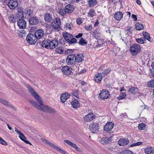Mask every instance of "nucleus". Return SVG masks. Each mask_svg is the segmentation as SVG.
Returning <instances> with one entry per match:
<instances>
[{"instance_id": "obj_1", "label": "nucleus", "mask_w": 154, "mask_h": 154, "mask_svg": "<svg viewBox=\"0 0 154 154\" xmlns=\"http://www.w3.org/2000/svg\"><path fill=\"white\" fill-rule=\"evenodd\" d=\"M38 103L32 100H30L29 102L35 108L41 111L48 113H54L55 110L47 105H44L43 102L41 98L37 101Z\"/></svg>"}, {"instance_id": "obj_2", "label": "nucleus", "mask_w": 154, "mask_h": 154, "mask_svg": "<svg viewBox=\"0 0 154 154\" xmlns=\"http://www.w3.org/2000/svg\"><path fill=\"white\" fill-rule=\"evenodd\" d=\"M58 44V41L56 40H50L47 39L44 40L42 43L41 45L47 49H53L55 48Z\"/></svg>"}, {"instance_id": "obj_3", "label": "nucleus", "mask_w": 154, "mask_h": 154, "mask_svg": "<svg viewBox=\"0 0 154 154\" xmlns=\"http://www.w3.org/2000/svg\"><path fill=\"white\" fill-rule=\"evenodd\" d=\"M63 36L69 44H74L77 41L76 39L73 38V36L69 33L66 32L64 33Z\"/></svg>"}, {"instance_id": "obj_4", "label": "nucleus", "mask_w": 154, "mask_h": 154, "mask_svg": "<svg viewBox=\"0 0 154 154\" xmlns=\"http://www.w3.org/2000/svg\"><path fill=\"white\" fill-rule=\"evenodd\" d=\"M141 50L140 46L137 44L132 45L130 47V51L133 56H135L139 53Z\"/></svg>"}, {"instance_id": "obj_5", "label": "nucleus", "mask_w": 154, "mask_h": 154, "mask_svg": "<svg viewBox=\"0 0 154 154\" xmlns=\"http://www.w3.org/2000/svg\"><path fill=\"white\" fill-rule=\"evenodd\" d=\"M26 40L30 44H34L37 41V39L34 34H29L27 36Z\"/></svg>"}, {"instance_id": "obj_6", "label": "nucleus", "mask_w": 154, "mask_h": 154, "mask_svg": "<svg viewBox=\"0 0 154 154\" xmlns=\"http://www.w3.org/2000/svg\"><path fill=\"white\" fill-rule=\"evenodd\" d=\"M28 89L31 95L34 97L36 101H38L41 98L40 96L36 92L33 88L30 85H27L26 87Z\"/></svg>"}, {"instance_id": "obj_7", "label": "nucleus", "mask_w": 154, "mask_h": 154, "mask_svg": "<svg viewBox=\"0 0 154 154\" xmlns=\"http://www.w3.org/2000/svg\"><path fill=\"white\" fill-rule=\"evenodd\" d=\"M17 9V12L16 13V16L17 17L23 18L26 16V13L25 11H23V8L18 7Z\"/></svg>"}, {"instance_id": "obj_8", "label": "nucleus", "mask_w": 154, "mask_h": 154, "mask_svg": "<svg viewBox=\"0 0 154 154\" xmlns=\"http://www.w3.org/2000/svg\"><path fill=\"white\" fill-rule=\"evenodd\" d=\"M110 95L109 92L107 89L103 90L99 94L100 97L102 100L107 99Z\"/></svg>"}, {"instance_id": "obj_9", "label": "nucleus", "mask_w": 154, "mask_h": 154, "mask_svg": "<svg viewBox=\"0 0 154 154\" xmlns=\"http://www.w3.org/2000/svg\"><path fill=\"white\" fill-rule=\"evenodd\" d=\"M42 140L44 142H45L46 143L49 144L51 146L53 147L54 149H55L57 151L60 152L64 154L66 153V152L65 151L61 149L58 147L56 146L53 143H50L49 142V141L47 140H46L43 139Z\"/></svg>"}, {"instance_id": "obj_10", "label": "nucleus", "mask_w": 154, "mask_h": 154, "mask_svg": "<svg viewBox=\"0 0 154 154\" xmlns=\"http://www.w3.org/2000/svg\"><path fill=\"white\" fill-rule=\"evenodd\" d=\"M89 127L90 130L94 133H95L99 131V125L97 123L91 124Z\"/></svg>"}, {"instance_id": "obj_11", "label": "nucleus", "mask_w": 154, "mask_h": 154, "mask_svg": "<svg viewBox=\"0 0 154 154\" xmlns=\"http://www.w3.org/2000/svg\"><path fill=\"white\" fill-rule=\"evenodd\" d=\"M61 25V21L58 17L54 19L51 23V26L55 29H57Z\"/></svg>"}, {"instance_id": "obj_12", "label": "nucleus", "mask_w": 154, "mask_h": 154, "mask_svg": "<svg viewBox=\"0 0 154 154\" xmlns=\"http://www.w3.org/2000/svg\"><path fill=\"white\" fill-rule=\"evenodd\" d=\"M18 5V2L17 0H10L8 4V6L11 9H15Z\"/></svg>"}, {"instance_id": "obj_13", "label": "nucleus", "mask_w": 154, "mask_h": 154, "mask_svg": "<svg viewBox=\"0 0 154 154\" xmlns=\"http://www.w3.org/2000/svg\"><path fill=\"white\" fill-rule=\"evenodd\" d=\"M75 55L73 54L68 55L66 58V61L68 65H73L75 63Z\"/></svg>"}, {"instance_id": "obj_14", "label": "nucleus", "mask_w": 154, "mask_h": 154, "mask_svg": "<svg viewBox=\"0 0 154 154\" xmlns=\"http://www.w3.org/2000/svg\"><path fill=\"white\" fill-rule=\"evenodd\" d=\"M114 124L112 122H108L104 126V131L109 132L110 131L113 129Z\"/></svg>"}, {"instance_id": "obj_15", "label": "nucleus", "mask_w": 154, "mask_h": 154, "mask_svg": "<svg viewBox=\"0 0 154 154\" xmlns=\"http://www.w3.org/2000/svg\"><path fill=\"white\" fill-rule=\"evenodd\" d=\"M29 22L30 25H37L39 22L38 18L36 17H31L29 19Z\"/></svg>"}, {"instance_id": "obj_16", "label": "nucleus", "mask_w": 154, "mask_h": 154, "mask_svg": "<svg viewBox=\"0 0 154 154\" xmlns=\"http://www.w3.org/2000/svg\"><path fill=\"white\" fill-rule=\"evenodd\" d=\"M17 25L20 29H24L26 27V22L23 19H19L17 21Z\"/></svg>"}, {"instance_id": "obj_17", "label": "nucleus", "mask_w": 154, "mask_h": 154, "mask_svg": "<svg viewBox=\"0 0 154 154\" xmlns=\"http://www.w3.org/2000/svg\"><path fill=\"white\" fill-rule=\"evenodd\" d=\"M74 10L73 6L70 4L66 5L65 8V13L70 14L72 13Z\"/></svg>"}, {"instance_id": "obj_18", "label": "nucleus", "mask_w": 154, "mask_h": 154, "mask_svg": "<svg viewBox=\"0 0 154 154\" xmlns=\"http://www.w3.org/2000/svg\"><path fill=\"white\" fill-rule=\"evenodd\" d=\"M62 71L63 74L67 75L71 74L72 72L71 68L67 66L63 67Z\"/></svg>"}, {"instance_id": "obj_19", "label": "nucleus", "mask_w": 154, "mask_h": 154, "mask_svg": "<svg viewBox=\"0 0 154 154\" xmlns=\"http://www.w3.org/2000/svg\"><path fill=\"white\" fill-rule=\"evenodd\" d=\"M129 142V140L127 138H122L118 141V144L121 146H124L128 144Z\"/></svg>"}, {"instance_id": "obj_20", "label": "nucleus", "mask_w": 154, "mask_h": 154, "mask_svg": "<svg viewBox=\"0 0 154 154\" xmlns=\"http://www.w3.org/2000/svg\"><path fill=\"white\" fill-rule=\"evenodd\" d=\"M34 34L37 39H40L44 35V32L41 29H39L35 31Z\"/></svg>"}, {"instance_id": "obj_21", "label": "nucleus", "mask_w": 154, "mask_h": 154, "mask_svg": "<svg viewBox=\"0 0 154 154\" xmlns=\"http://www.w3.org/2000/svg\"><path fill=\"white\" fill-rule=\"evenodd\" d=\"M69 97V95L67 93H65L61 94L60 100L62 103H64Z\"/></svg>"}, {"instance_id": "obj_22", "label": "nucleus", "mask_w": 154, "mask_h": 154, "mask_svg": "<svg viewBox=\"0 0 154 154\" xmlns=\"http://www.w3.org/2000/svg\"><path fill=\"white\" fill-rule=\"evenodd\" d=\"M95 118V116L93 113L89 114L84 117L85 121L86 122H90Z\"/></svg>"}, {"instance_id": "obj_23", "label": "nucleus", "mask_w": 154, "mask_h": 154, "mask_svg": "<svg viewBox=\"0 0 154 154\" xmlns=\"http://www.w3.org/2000/svg\"><path fill=\"white\" fill-rule=\"evenodd\" d=\"M123 14L122 12L118 11L115 13L114 15V18L117 20H120L122 18Z\"/></svg>"}, {"instance_id": "obj_24", "label": "nucleus", "mask_w": 154, "mask_h": 154, "mask_svg": "<svg viewBox=\"0 0 154 154\" xmlns=\"http://www.w3.org/2000/svg\"><path fill=\"white\" fill-rule=\"evenodd\" d=\"M71 103L73 107L75 108H78L80 107V104L79 101L77 100L74 99Z\"/></svg>"}, {"instance_id": "obj_25", "label": "nucleus", "mask_w": 154, "mask_h": 154, "mask_svg": "<svg viewBox=\"0 0 154 154\" xmlns=\"http://www.w3.org/2000/svg\"><path fill=\"white\" fill-rule=\"evenodd\" d=\"M93 36L97 39H99L101 36L100 32L97 30H94L92 32Z\"/></svg>"}, {"instance_id": "obj_26", "label": "nucleus", "mask_w": 154, "mask_h": 154, "mask_svg": "<svg viewBox=\"0 0 154 154\" xmlns=\"http://www.w3.org/2000/svg\"><path fill=\"white\" fill-rule=\"evenodd\" d=\"M82 56L83 55L82 54H78L76 57L75 56V61L78 63H80L82 62L84 60V59Z\"/></svg>"}, {"instance_id": "obj_27", "label": "nucleus", "mask_w": 154, "mask_h": 154, "mask_svg": "<svg viewBox=\"0 0 154 154\" xmlns=\"http://www.w3.org/2000/svg\"><path fill=\"white\" fill-rule=\"evenodd\" d=\"M102 78V75L100 73H98L95 75L94 81L97 82H100Z\"/></svg>"}, {"instance_id": "obj_28", "label": "nucleus", "mask_w": 154, "mask_h": 154, "mask_svg": "<svg viewBox=\"0 0 154 154\" xmlns=\"http://www.w3.org/2000/svg\"><path fill=\"white\" fill-rule=\"evenodd\" d=\"M154 150L151 147H147L144 150L146 154H151L154 152Z\"/></svg>"}, {"instance_id": "obj_29", "label": "nucleus", "mask_w": 154, "mask_h": 154, "mask_svg": "<svg viewBox=\"0 0 154 154\" xmlns=\"http://www.w3.org/2000/svg\"><path fill=\"white\" fill-rule=\"evenodd\" d=\"M44 19L45 21L49 22L52 20V17L51 14L47 13L45 15Z\"/></svg>"}, {"instance_id": "obj_30", "label": "nucleus", "mask_w": 154, "mask_h": 154, "mask_svg": "<svg viewBox=\"0 0 154 154\" xmlns=\"http://www.w3.org/2000/svg\"><path fill=\"white\" fill-rule=\"evenodd\" d=\"M135 27L137 30H140L144 29V26L141 23L138 22L135 24Z\"/></svg>"}, {"instance_id": "obj_31", "label": "nucleus", "mask_w": 154, "mask_h": 154, "mask_svg": "<svg viewBox=\"0 0 154 154\" xmlns=\"http://www.w3.org/2000/svg\"><path fill=\"white\" fill-rule=\"evenodd\" d=\"M143 35L144 39H147V40L150 42H151V38L150 37V35L148 33L146 32H143Z\"/></svg>"}, {"instance_id": "obj_32", "label": "nucleus", "mask_w": 154, "mask_h": 154, "mask_svg": "<svg viewBox=\"0 0 154 154\" xmlns=\"http://www.w3.org/2000/svg\"><path fill=\"white\" fill-rule=\"evenodd\" d=\"M88 6L91 7L95 5L97 2V0H88Z\"/></svg>"}, {"instance_id": "obj_33", "label": "nucleus", "mask_w": 154, "mask_h": 154, "mask_svg": "<svg viewBox=\"0 0 154 154\" xmlns=\"http://www.w3.org/2000/svg\"><path fill=\"white\" fill-rule=\"evenodd\" d=\"M110 142V139L108 137H103L102 139L101 142L103 144H106Z\"/></svg>"}, {"instance_id": "obj_34", "label": "nucleus", "mask_w": 154, "mask_h": 154, "mask_svg": "<svg viewBox=\"0 0 154 154\" xmlns=\"http://www.w3.org/2000/svg\"><path fill=\"white\" fill-rule=\"evenodd\" d=\"M33 12L32 10H31L29 9L26 10L25 11L26 15H27L28 16L30 17H31L33 15Z\"/></svg>"}, {"instance_id": "obj_35", "label": "nucleus", "mask_w": 154, "mask_h": 154, "mask_svg": "<svg viewBox=\"0 0 154 154\" xmlns=\"http://www.w3.org/2000/svg\"><path fill=\"white\" fill-rule=\"evenodd\" d=\"M0 101L2 103H3L5 105H6L8 106H10L12 107H13L12 105L10 104V103L7 100L3 99H1Z\"/></svg>"}, {"instance_id": "obj_36", "label": "nucleus", "mask_w": 154, "mask_h": 154, "mask_svg": "<svg viewBox=\"0 0 154 154\" xmlns=\"http://www.w3.org/2000/svg\"><path fill=\"white\" fill-rule=\"evenodd\" d=\"M18 34L20 37H23L25 36L26 33L24 30H20L18 31Z\"/></svg>"}, {"instance_id": "obj_37", "label": "nucleus", "mask_w": 154, "mask_h": 154, "mask_svg": "<svg viewBox=\"0 0 154 154\" xmlns=\"http://www.w3.org/2000/svg\"><path fill=\"white\" fill-rule=\"evenodd\" d=\"M56 51L59 54H63V50L62 47L59 46L55 49Z\"/></svg>"}, {"instance_id": "obj_38", "label": "nucleus", "mask_w": 154, "mask_h": 154, "mask_svg": "<svg viewBox=\"0 0 154 154\" xmlns=\"http://www.w3.org/2000/svg\"><path fill=\"white\" fill-rule=\"evenodd\" d=\"M147 86L149 88L154 87V80H151L147 82Z\"/></svg>"}, {"instance_id": "obj_39", "label": "nucleus", "mask_w": 154, "mask_h": 154, "mask_svg": "<svg viewBox=\"0 0 154 154\" xmlns=\"http://www.w3.org/2000/svg\"><path fill=\"white\" fill-rule=\"evenodd\" d=\"M87 44L85 40L82 38H81L79 42V44L81 45H84Z\"/></svg>"}, {"instance_id": "obj_40", "label": "nucleus", "mask_w": 154, "mask_h": 154, "mask_svg": "<svg viewBox=\"0 0 154 154\" xmlns=\"http://www.w3.org/2000/svg\"><path fill=\"white\" fill-rule=\"evenodd\" d=\"M146 125L143 123L139 124L138 126V129L140 130H143L145 129Z\"/></svg>"}, {"instance_id": "obj_41", "label": "nucleus", "mask_w": 154, "mask_h": 154, "mask_svg": "<svg viewBox=\"0 0 154 154\" xmlns=\"http://www.w3.org/2000/svg\"><path fill=\"white\" fill-rule=\"evenodd\" d=\"M136 40L138 43L141 44H144V42L146 41V40H144L143 38H142L136 39Z\"/></svg>"}, {"instance_id": "obj_42", "label": "nucleus", "mask_w": 154, "mask_h": 154, "mask_svg": "<svg viewBox=\"0 0 154 154\" xmlns=\"http://www.w3.org/2000/svg\"><path fill=\"white\" fill-rule=\"evenodd\" d=\"M16 19V17L11 15L9 18V20L11 23H14Z\"/></svg>"}, {"instance_id": "obj_43", "label": "nucleus", "mask_w": 154, "mask_h": 154, "mask_svg": "<svg viewBox=\"0 0 154 154\" xmlns=\"http://www.w3.org/2000/svg\"><path fill=\"white\" fill-rule=\"evenodd\" d=\"M88 16H90L91 17H93L94 15V11L93 9H90L88 12Z\"/></svg>"}, {"instance_id": "obj_44", "label": "nucleus", "mask_w": 154, "mask_h": 154, "mask_svg": "<svg viewBox=\"0 0 154 154\" xmlns=\"http://www.w3.org/2000/svg\"><path fill=\"white\" fill-rule=\"evenodd\" d=\"M72 94L76 97H78L79 95V91L77 90H75L73 91L71 93Z\"/></svg>"}, {"instance_id": "obj_45", "label": "nucleus", "mask_w": 154, "mask_h": 154, "mask_svg": "<svg viewBox=\"0 0 154 154\" xmlns=\"http://www.w3.org/2000/svg\"><path fill=\"white\" fill-rule=\"evenodd\" d=\"M126 96V94L125 93H121L119 97H117L118 100H120L124 99Z\"/></svg>"}, {"instance_id": "obj_46", "label": "nucleus", "mask_w": 154, "mask_h": 154, "mask_svg": "<svg viewBox=\"0 0 154 154\" xmlns=\"http://www.w3.org/2000/svg\"><path fill=\"white\" fill-rule=\"evenodd\" d=\"M120 154H133L132 152L128 150H125L122 152Z\"/></svg>"}, {"instance_id": "obj_47", "label": "nucleus", "mask_w": 154, "mask_h": 154, "mask_svg": "<svg viewBox=\"0 0 154 154\" xmlns=\"http://www.w3.org/2000/svg\"><path fill=\"white\" fill-rule=\"evenodd\" d=\"M137 88L134 87H131V88H129L128 91L131 93H136L135 91Z\"/></svg>"}, {"instance_id": "obj_48", "label": "nucleus", "mask_w": 154, "mask_h": 154, "mask_svg": "<svg viewBox=\"0 0 154 154\" xmlns=\"http://www.w3.org/2000/svg\"><path fill=\"white\" fill-rule=\"evenodd\" d=\"M72 25L69 23H67L65 25V27L66 30H70L72 26Z\"/></svg>"}, {"instance_id": "obj_49", "label": "nucleus", "mask_w": 154, "mask_h": 154, "mask_svg": "<svg viewBox=\"0 0 154 154\" xmlns=\"http://www.w3.org/2000/svg\"><path fill=\"white\" fill-rule=\"evenodd\" d=\"M0 143L4 145H7V143L0 137Z\"/></svg>"}, {"instance_id": "obj_50", "label": "nucleus", "mask_w": 154, "mask_h": 154, "mask_svg": "<svg viewBox=\"0 0 154 154\" xmlns=\"http://www.w3.org/2000/svg\"><path fill=\"white\" fill-rule=\"evenodd\" d=\"M85 29L88 31H91L92 29L91 25H89L85 26Z\"/></svg>"}, {"instance_id": "obj_51", "label": "nucleus", "mask_w": 154, "mask_h": 154, "mask_svg": "<svg viewBox=\"0 0 154 154\" xmlns=\"http://www.w3.org/2000/svg\"><path fill=\"white\" fill-rule=\"evenodd\" d=\"M64 12L65 11H64V10L63 9H59V13L60 15L62 16H64L65 14V13Z\"/></svg>"}, {"instance_id": "obj_52", "label": "nucleus", "mask_w": 154, "mask_h": 154, "mask_svg": "<svg viewBox=\"0 0 154 154\" xmlns=\"http://www.w3.org/2000/svg\"><path fill=\"white\" fill-rule=\"evenodd\" d=\"M19 138L23 141L25 139H26L24 135L22 133L21 135L19 136Z\"/></svg>"}, {"instance_id": "obj_53", "label": "nucleus", "mask_w": 154, "mask_h": 154, "mask_svg": "<svg viewBox=\"0 0 154 154\" xmlns=\"http://www.w3.org/2000/svg\"><path fill=\"white\" fill-rule=\"evenodd\" d=\"M142 143V142H139L136 143H133L130 145L131 146H139Z\"/></svg>"}, {"instance_id": "obj_54", "label": "nucleus", "mask_w": 154, "mask_h": 154, "mask_svg": "<svg viewBox=\"0 0 154 154\" xmlns=\"http://www.w3.org/2000/svg\"><path fill=\"white\" fill-rule=\"evenodd\" d=\"M76 22L79 25L81 24L83 22L82 19V18H78L76 20Z\"/></svg>"}, {"instance_id": "obj_55", "label": "nucleus", "mask_w": 154, "mask_h": 154, "mask_svg": "<svg viewBox=\"0 0 154 154\" xmlns=\"http://www.w3.org/2000/svg\"><path fill=\"white\" fill-rule=\"evenodd\" d=\"M149 75L151 77H154V70L150 69Z\"/></svg>"}, {"instance_id": "obj_56", "label": "nucleus", "mask_w": 154, "mask_h": 154, "mask_svg": "<svg viewBox=\"0 0 154 154\" xmlns=\"http://www.w3.org/2000/svg\"><path fill=\"white\" fill-rule=\"evenodd\" d=\"M73 52V50L70 49H67L65 51V54H68L69 53H72Z\"/></svg>"}, {"instance_id": "obj_57", "label": "nucleus", "mask_w": 154, "mask_h": 154, "mask_svg": "<svg viewBox=\"0 0 154 154\" xmlns=\"http://www.w3.org/2000/svg\"><path fill=\"white\" fill-rule=\"evenodd\" d=\"M110 71V70L109 69H106L103 70L102 73L107 74Z\"/></svg>"}, {"instance_id": "obj_58", "label": "nucleus", "mask_w": 154, "mask_h": 154, "mask_svg": "<svg viewBox=\"0 0 154 154\" xmlns=\"http://www.w3.org/2000/svg\"><path fill=\"white\" fill-rule=\"evenodd\" d=\"M131 17L133 19V20L134 21H136L137 20V16L134 14H133L132 15Z\"/></svg>"}, {"instance_id": "obj_59", "label": "nucleus", "mask_w": 154, "mask_h": 154, "mask_svg": "<svg viewBox=\"0 0 154 154\" xmlns=\"http://www.w3.org/2000/svg\"><path fill=\"white\" fill-rule=\"evenodd\" d=\"M74 148L78 152H82V149L79 148L78 147L77 145L75 146V147H74Z\"/></svg>"}, {"instance_id": "obj_60", "label": "nucleus", "mask_w": 154, "mask_h": 154, "mask_svg": "<svg viewBox=\"0 0 154 154\" xmlns=\"http://www.w3.org/2000/svg\"><path fill=\"white\" fill-rule=\"evenodd\" d=\"M64 142L67 143L70 146L71 145V144L72 143V142L70 141V140H64Z\"/></svg>"}, {"instance_id": "obj_61", "label": "nucleus", "mask_w": 154, "mask_h": 154, "mask_svg": "<svg viewBox=\"0 0 154 154\" xmlns=\"http://www.w3.org/2000/svg\"><path fill=\"white\" fill-rule=\"evenodd\" d=\"M83 34L82 33H79L78 35H76L75 37L76 38H81Z\"/></svg>"}, {"instance_id": "obj_62", "label": "nucleus", "mask_w": 154, "mask_h": 154, "mask_svg": "<svg viewBox=\"0 0 154 154\" xmlns=\"http://www.w3.org/2000/svg\"><path fill=\"white\" fill-rule=\"evenodd\" d=\"M15 131L20 135H21V134H22V133L20 131L18 130L16 128H15Z\"/></svg>"}, {"instance_id": "obj_63", "label": "nucleus", "mask_w": 154, "mask_h": 154, "mask_svg": "<svg viewBox=\"0 0 154 154\" xmlns=\"http://www.w3.org/2000/svg\"><path fill=\"white\" fill-rule=\"evenodd\" d=\"M23 141L26 144H29L30 145H32V144L30 142H29V141L26 140V139H25L24 140H23Z\"/></svg>"}, {"instance_id": "obj_64", "label": "nucleus", "mask_w": 154, "mask_h": 154, "mask_svg": "<svg viewBox=\"0 0 154 154\" xmlns=\"http://www.w3.org/2000/svg\"><path fill=\"white\" fill-rule=\"evenodd\" d=\"M76 145L75 144L72 142L71 143V145H70V146H71L72 147H73V148H74V147H75V146Z\"/></svg>"}]
</instances>
